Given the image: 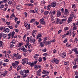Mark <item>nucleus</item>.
I'll list each match as a JSON object with an SVG mask.
<instances>
[{
  "label": "nucleus",
  "instance_id": "obj_1",
  "mask_svg": "<svg viewBox=\"0 0 78 78\" xmlns=\"http://www.w3.org/2000/svg\"><path fill=\"white\" fill-rule=\"evenodd\" d=\"M51 62L52 63L55 62L56 64H58L59 63V59L55 58H53V59L51 60Z\"/></svg>",
  "mask_w": 78,
  "mask_h": 78
},
{
  "label": "nucleus",
  "instance_id": "obj_2",
  "mask_svg": "<svg viewBox=\"0 0 78 78\" xmlns=\"http://www.w3.org/2000/svg\"><path fill=\"white\" fill-rule=\"evenodd\" d=\"M19 64V62L17 61H16L14 63L12 64V65L13 67H16V66H17Z\"/></svg>",
  "mask_w": 78,
  "mask_h": 78
},
{
  "label": "nucleus",
  "instance_id": "obj_3",
  "mask_svg": "<svg viewBox=\"0 0 78 78\" xmlns=\"http://www.w3.org/2000/svg\"><path fill=\"white\" fill-rule=\"evenodd\" d=\"M64 14L66 16H68L69 14V10L67 9H65Z\"/></svg>",
  "mask_w": 78,
  "mask_h": 78
},
{
  "label": "nucleus",
  "instance_id": "obj_4",
  "mask_svg": "<svg viewBox=\"0 0 78 78\" xmlns=\"http://www.w3.org/2000/svg\"><path fill=\"white\" fill-rule=\"evenodd\" d=\"M16 9H17V10H19L20 11V9H22L21 8H22V6L21 5H16Z\"/></svg>",
  "mask_w": 78,
  "mask_h": 78
},
{
  "label": "nucleus",
  "instance_id": "obj_5",
  "mask_svg": "<svg viewBox=\"0 0 78 78\" xmlns=\"http://www.w3.org/2000/svg\"><path fill=\"white\" fill-rule=\"evenodd\" d=\"M3 37L4 38H5L6 37V35L4 34L3 33H1L0 34V39H1V38Z\"/></svg>",
  "mask_w": 78,
  "mask_h": 78
},
{
  "label": "nucleus",
  "instance_id": "obj_6",
  "mask_svg": "<svg viewBox=\"0 0 78 78\" xmlns=\"http://www.w3.org/2000/svg\"><path fill=\"white\" fill-rule=\"evenodd\" d=\"M20 49L21 50L23 51V52H24V53H27V50H26V49H25V47H24L23 46L21 47Z\"/></svg>",
  "mask_w": 78,
  "mask_h": 78
},
{
  "label": "nucleus",
  "instance_id": "obj_7",
  "mask_svg": "<svg viewBox=\"0 0 78 78\" xmlns=\"http://www.w3.org/2000/svg\"><path fill=\"white\" fill-rule=\"evenodd\" d=\"M41 66L40 65H35L34 66V69L35 70H37L38 69H41Z\"/></svg>",
  "mask_w": 78,
  "mask_h": 78
},
{
  "label": "nucleus",
  "instance_id": "obj_8",
  "mask_svg": "<svg viewBox=\"0 0 78 78\" xmlns=\"http://www.w3.org/2000/svg\"><path fill=\"white\" fill-rule=\"evenodd\" d=\"M40 22L41 23V24H44L45 23V21H44V18L40 19Z\"/></svg>",
  "mask_w": 78,
  "mask_h": 78
},
{
  "label": "nucleus",
  "instance_id": "obj_9",
  "mask_svg": "<svg viewBox=\"0 0 78 78\" xmlns=\"http://www.w3.org/2000/svg\"><path fill=\"white\" fill-rule=\"evenodd\" d=\"M61 15V13L60 11H58L57 12L56 16L57 17H59Z\"/></svg>",
  "mask_w": 78,
  "mask_h": 78
},
{
  "label": "nucleus",
  "instance_id": "obj_10",
  "mask_svg": "<svg viewBox=\"0 0 78 78\" xmlns=\"http://www.w3.org/2000/svg\"><path fill=\"white\" fill-rule=\"evenodd\" d=\"M56 2H53L51 3V6L52 7H55L56 6Z\"/></svg>",
  "mask_w": 78,
  "mask_h": 78
},
{
  "label": "nucleus",
  "instance_id": "obj_11",
  "mask_svg": "<svg viewBox=\"0 0 78 78\" xmlns=\"http://www.w3.org/2000/svg\"><path fill=\"white\" fill-rule=\"evenodd\" d=\"M66 53L63 52L62 54V57L63 58H66Z\"/></svg>",
  "mask_w": 78,
  "mask_h": 78
},
{
  "label": "nucleus",
  "instance_id": "obj_12",
  "mask_svg": "<svg viewBox=\"0 0 78 78\" xmlns=\"http://www.w3.org/2000/svg\"><path fill=\"white\" fill-rule=\"evenodd\" d=\"M72 19H73V18H71L70 17H69L68 18L67 20V22L68 23H70L72 21Z\"/></svg>",
  "mask_w": 78,
  "mask_h": 78
},
{
  "label": "nucleus",
  "instance_id": "obj_13",
  "mask_svg": "<svg viewBox=\"0 0 78 78\" xmlns=\"http://www.w3.org/2000/svg\"><path fill=\"white\" fill-rule=\"evenodd\" d=\"M3 30H4V31H5L7 33H8V32L9 31V28H6L5 27L4 28Z\"/></svg>",
  "mask_w": 78,
  "mask_h": 78
},
{
  "label": "nucleus",
  "instance_id": "obj_14",
  "mask_svg": "<svg viewBox=\"0 0 78 78\" xmlns=\"http://www.w3.org/2000/svg\"><path fill=\"white\" fill-rule=\"evenodd\" d=\"M28 64L31 67H33V66H34V63L33 62H28Z\"/></svg>",
  "mask_w": 78,
  "mask_h": 78
},
{
  "label": "nucleus",
  "instance_id": "obj_15",
  "mask_svg": "<svg viewBox=\"0 0 78 78\" xmlns=\"http://www.w3.org/2000/svg\"><path fill=\"white\" fill-rule=\"evenodd\" d=\"M23 73H29V69H24L23 70Z\"/></svg>",
  "mask_w": 78,
  "mask_h": 78
},
{
  "label": "nucleus",
  "instance_id": "obj_16",
  "mask_svg": "<svg viewBox=\"0 0 78 78\" xmlns=\"http://www.w3.org/2000/svg\"><path fill=\"white\" fill-rule=\"evenodd\" d=\"M42 36V35L41 34H38V35L37 37V39H38L39 38H41V37Z\"/></svg>",
  "mask_w": 78,
  "mask_h": 78
},
{
  "label": "nucleus",
  "instance_id": "obj_17",
  "mask_svg": "<svg viewBox=\"0 0 78 78\" xmlns=\"http://www.w3.org/2000/svg\"><path fill=\"white\" fill-rule=\"evenodd\" d=\"M27 40H26V42H27V44L28 45V44H29V39L30 38H29V37H27Z\"/></svg>",
  "mask_w": 78,
  "mask_h": 78
},
{
  "label": "nucleus",
  "instance_id": "obj_18",
  "mask_svg": "<svg viewBox=\"0 0 78 78\" xmlns=\"http://www.w3.org/2000/svg\"><path fill=\"white\" fill-rule=\"evenodd\" d=\"M73 17H74V12H72L70 14V17L73 19Z\"/></svg>",
  "mask_w": 78,
  "mask_h": 78
},
{
  "label": "nucleus",
  "instance_id": "obj_19",
  "mask_svg": "<svg viewBox=\"0 0 78 78\" xmlns=\"http://www.w3.org/2000/svg\"><path fill=\"white\" fill-rule=\"evenodd\" d=\"M74 51L75 53L78 54V52L77 51V48H74Z\"/></svg>",
  "mask_w": 78,
  "mask_h": 78
},
{
  "label": "nucleus",
  "instance_id": "obj_20",
  "mask_svg": "<svg viewBox=\"0 0 78 78\" xmlns=\"http://www.w3.org/2000/svg\"><path fill=\"white\" fill-rule=\"evenodd\" d=\"M41 72V69L38 70L37 73V75H40Z\"/></svg>",
  "mask_w": 78,
  "mask_h": 78
},
{
  "label": "nucleus",
  "instance_id": "obj_21",
  "mask_svg": "<svg viewBox=\"0 0 78 78\" xmlns=\"http://www.w3.org/2000/svg\"><path fill=\"white\" fill-rule=\"evenodd\" d=\"M22 61H25L26 62V64H28V60L26 58H24V59H22Z\"/></svg>",
  "mask_w": 78,
  "mask_h": 78
},
{
  "label": "nucleus",
  "instance_id": "obj_22",
  "mask_svg": "<svg viewBox=\"0 0 78 78\" xmlns=\"http://www.w3.org/2000/svg\"><path fill=\"white\" fill-rule=\"evenodd\" d=\"M56 21L55 23L56 24H58L59 23V21H60V19L57 18H56Z\"/></svg>",
  "mask_w": 78,
  "mask_h": 78
},
{
  "label": "nucleus",
  "instance_id": "obj_23",
  "mask_svg": "<svg viewBox=\"0 0 78 78\" xmlns=\"http://www.w3.org/2000/svg\"><path fill=\"white\" fill-rule=\"evenodd\" d=\"M50 14H53V15H55L56 14V11L55 10H53L51 12H50Z\"/></svg>",
  "mask_w": 78,
  "mask_h": 78
},
{
  "label": "nucleus",
  "instance_id": "obj_24",
  "mask_svg": "<svg viewBox=\"0 0 78 78\" xmlns=\"http://www.w3.org/2000/svg\"><path fill=\"white\" fill-rule=\"evenodd\" d=\"M5 23L7 25H11V23L9 22H7V21H5Z\"/></svg>",
  "mask_w": 78,
  "mask_h": 78
},
{
  "label": "nucleus",
  "instance_id": "obj_25",
  "mask_svg": "<svg viewBox=\"0 0 78 78\" xmlns=\"http://www.w3.org/2000/svg\"><path fill=\"white\" fill-rule=\"evenodd\" d=\"M26 5L29 6H34V5L32 3H28L26 4Z\"/></svg>",
  "mask_w": 78,
  "mask_h": 78
},
{
  "label": "nucleus",
  "instance_id": "obj_26",
  "mask_svg": "<svg viewBox=\"0 0 78 78\" xmlns=\"http://www.w3.org/2000/svg\"><path fill=\"white\" fill-rule=\"evenodd\" d=\"M21 66H18L17 68V71H19V70H20L21 69Z\"/></svg>",
  "mask_w": 78,
  "mask_h": 78
},
{
  "label": "nucleus",
  "instance_id": "obj_27",
  "mask_svg": "<svg viewBox=\"0 0 78 78\" xmlns=\"http://www.w3.org/2000/svg\"><path fill=\"white\" fill-rule=\"evenodd\" d=\"M12 17H16V15H15V14L14 13H12L11 15L10 16V19H12Z\"/></svg>",
  "mask_w": 78,
  "mask_h": 78
},
{
  "label": "nucleus",
  "instance_id": "obj_28",
  "mask_svg": "<svg viewBox=\"0 0 78 78\" xmlns=\"http://www.w3.org/2000/svg\"><path fill=\"white\" fill-rule=\"evenodd\" d=\"M8 3L9 5H11V4H12V1H11V0H8Z\"/></svg>",
  "mask_w": 78,
  "mask_h": 78
},
{
  "label": "nucleus",
  "instance_id": "obj_29",
  "mask_svg": "<svg viewBox=\"0 0 78 78\" xmlns=\"http://www.w3.org/2000/svg\"><path fill=\"white\" fill-rule=\"evenodd\" d=\"M21 57L22 56L20 55H19L16 57V59H20Z\"/></svg>",
  "mask_w": 78,
  "mask_h": 78
},
{
  "label": "nucleus",
  "instance_id": "obj_30",
  "mask_svg": "<svg viewBox=\"0 0 78 78\" xmlns=\"http://www.w3.org/2000/svg\"><path fill=\"white\" fill-rule=\"evenodd\" d=\"M36 32H37V31L36 30H34L32 31V34L33 35L34 34H36Z\"/></svg>",
  "mask_w": 78,
  "mask_h": 78
},
{
  "label": "nucleus",
  "instance_id": "obj_31",
  "mask_svg": "<svg viewBox=\"0 0 78 78\" xmlns=\"http://www.w3.org/2000/svg\"><path fill=\"white\" fill-rule=\"evenodd\" d=\"M7 74V72H5L4 73H2V75H3V76L5 77L6 75Z\"/></svg>",
  "mask_w": 78,
  "mask_h": 78
},
{
  "label": "nucleus",
  "instance_id": "obj_32",
  "mask_svg": "<svg viewBox=\"0 0 78 78\" xmlns=\"http://www.w3.org/2000/svg\"><path fill=\"white\" fill-rule=\"evenodd\" d=\"M66 46L67 47H71V44H70L69 43H67L66 44Z\"/></svg>",
  "mask_w": 78,
  "mask_h": 78
},
{
  "label": "nucleus",
  "instance_id": "obj_33",
  "mask_svg": "<svg viewBox=\"0 0 78 78\" xmlns=\"http://www.w3.org/2000/svg\"><path fill=\"white\" fill-rule=\"evenodd\" d=\"M39 54H35L34 56V58H37L38 56H39Z\"/></svg>",
  "mask_w": 78,
  "mask_h": 78
},
{
  "label": "nucleus",
  "instance_id": "obj_34",
  "mask_svg": "<svg viewBox=\"0 0 78 78\" xmlns=\"http://www.w3.org/2000/svg\"><path fill=\"white\" fill-rule=\"evenodd\" d=\"M22 77H23V78H25V77H27V74H23L22 76Z\"/></svg>",
  "mask_w": 78,
  "mask_h": 78
},
{
  "label": "nucleus",
  "instance_id": "obj_35",
  "mask_svg": "<svg viewBox=\"0 0 78 78\" xmlns=\"http://www.w3.org/2000/svg\"><path fill=\"white\" fill-rule=\"evenodd\" d=\"M72 8L75 9V8H76V5L74 4H73L72 5Z\"/></svg>",
  "mask_w": 78,
  "mask_h": 78
},
{
  "label": "nucleus",
  "instance_id": "obj_36",
  "mask_svg": "<svg viewBox=\"0 0 78 78\" xmlns=\"http://www.w3.org/2000/svg\"><path fill=\"white\" fill-rule=\"evenodd\" d=\"M69 30V27H66L64 28V31H66V30Z\"/></svg>",
  "mask_w": 78,
  "mask_h": 78
},
{
  "label": "nucleus",
  "instance_id": "obj_37",
  "mask_svg": "<svg viewBox=\"0 0 78 78\" xmlns=\"http://www.w3.org/2000/svg\"><path fill=\"white\" fill-rule=\"evenodd\" d=\"M3 42L2 41H0V47H2L3 46Z\"/></svg>",
  "mask_w": 78,
  "mask_h": 78
},
{
  "label": "nucleus",
  "instance_id": "obj_38",
  "mask_svg": "<svg viewBox=\"0 0 78 78\" xmlns=\"http://www.w3.org/2000/svg\"><path fill=\"white\" fill-rule=\"evenodd\" d=\"M24 25L25 27H27V26H28V24L27 23L25 22L24 23Z\"/></svg>",
  "mask_w": 78,
  "mask_h": 78
},
{
  "label": "nucleus",
  "instance_id": "obj_39",
  "mask_svg": "<svg viewBox=\"0 0 78 78\" xmlns=\"http://www.w3.org/2000/svg\"><path fill=\"white\" fill-rule=\"evenodd\" d=\"M35 21V20H34V19H32L30 21V23H33V22H34Z\"/></svg>",
  "mask_w": 78,
  "mask_h": 78
},
{
  "label": "nucleus",
  "instance_id": "obj_40",
  "mask_svg": "<svg viewBox=\"0 0 78 78\" xmlns=\"http://www.w3.org/2000/svg\"><path fill=\"white\" fill-rule=\"evenodd\" d=\"M49 13V12L48 11H45L44 12V15H47V14H48Z\"/></svg>",
  "mask_w": 78,
  "mask_h": 78
},
{
  "label": "nucleus",
  "instance_id": "obj_41",
  "mask_svg": "<svg viewBox=\"0 0 78 78\" xmlns=\"http://www.w3.org/2000/svg\"><path fill=\"white\" fill-rule=\"evenodd\" d=\"M42 59L41 57H40L38 59L39 62H42Z\"/></svg>",
  "mask_w": 78,
  "mask_h": 78
},
{
  "label": "nucleus",
  "instance_id": "obj_42",
  "mask_svg": "<svg viewBox=\"0 0 78 78\" xmlns=\"http://www.w3.org/2000/svg\"><path fill=\"white\" fill-rule=\"evenodd\" d=\"M11 43H12V44H15L16 43V41L15 40H13L11 42Z\"/></svg>",
  "mask_w": 78,
  "mask_h": 78
},
{
  "label": "nucleus",
  "instance_id": "obj_43",
  "mask_svg": "<svg viewBox=\"0 0 78 78\" xmlns=\"http://www.w3.org/2000/svg\"><path fill=\"white\" fill-rule=\"evenodd\" d=\"M7 27H9L10 29H11V30H12L13 29V27H12L10 26H8Z\"/></svg>",
  "mask_w": 78,
  "mask_h": 78
},
{
  "label": "nucleus",
  "instance_id": "obj_44",
  "mask_svg": "<svg viewBox=\"0 0 78 78\" xmlns=\"http://www.w3.org/2000/svg\"><path fill=\"white\" fill-rule=\"evenodd\" d=\"M24 15L25 17H28V14H27V13L25 12L24 13Z\"/></svg>",
  "mask_w": 78,
  "mask_h": 78
},
{
  "label": "nucleus",
  "instance_id": "obj_45",
  "mask_svg": "<svg viewBox=\"0 0 78 78\" xmlns=\"http://www.w3.org/2000/svg\"><path fill=\"white\" fill-rule=\"evenodd\" d=\"M23 43H19V47H21L22 45H23Z\"/></svg>",
  "mask_w": 78,
  "mask_h": 78
},
{
  "label": "nucleus",
  "instance_id": "obj_46",
  "mask_svg": "<svg viewBox=\"0 0 78 78\" xmlns=\"http://www.w3.org/2000/svg\"><path fill=\"white\" fill-rule=\"evenodd\" d=\"M46 73V70H43V72H42V73H43V74H45Z\"/></svg>",
  "mask_w": 78,
  "mask_h": 78
},
{
  "label": "nucleus",
  "instance_id": "obj_47",
  "mask_svg": "<svg viewBox=\"0 0 78 78\" xmlns=\"http://www.w3.org/2000/svg\"><path fill=\"white\" fill-rule=\"evenodd\" d=\"M48 55V54L45 53L43 54V56H45V57H46V56H47Z\"/></svg>",
  "mask_w": 78,
  "mask_h": 78
},
{
  "label": "nucleus",
  "instance_id": "obj_48",
  "mask_svg": "<svg viewBox=\"0 0 78 78\" xmlns=\"http://www.w3.org/2000/svg\"><path fill=\"white\" fill-rule=\"evenodd\" d=\"M76 29H77V28L76 27H74L73 28V31H74V30H76Z\"/></svg>",
  "mask_w": 78,
  "mask_h": 78
},
{
  "label": "nucleus",
  "instance_id": "obj_49",
  "mask_svg": "<svg viewBox=\"0 0 78 78\" xmlns=\"http://www.w3.org/2000/svg\"><path fill=\"white\" fill-rule=\"evenodd\" d=\"M57 52V51H56V49H54L53 50V53H56Z\"/></svg>",
  "mask_w": 78,
  "mask_h": 78
},
{
  "label": "nucleus",
  "instance_id": "obj_50",
  "mask_svg": "<svg viewBox=\"0 0 78 78\" xmlns=\"http://www.w3.org/2000/svg\"><path fill=\"white\" fill-rule=\"evenodd\" d=\"M74 41H76V43L78 42V39L77 38H76L75 39Z\"/></svg>",
  "mask_w": 78,
  "mask_h": 78
},
{
  "label": "nucleus",
  "instance_id": "obj_51",
  "mask_svg": "<svg viewBox=\"0 0 78 78\" xmlns=\"http://www.w3.org/2000/svg\"><path fill=\"white\" fill-rule=\"evenodd\" d=\"M35 12H36L37 13V12H38V9L37 8H36L35 9Z\"/></svg>",
  "mask_w": 78,
  "mask_h": 78
},
{
  "label": "nucleus",
  "instance_id": "obj_52",
  "mask_svg": "<svg viewBox=\"0 0 78 78\" xmlns=\"http://www.w3.org/2000/svg\"><path fill=\"white\" fill-rule=\"evenodd\" d=\"M48 76V74H47V73L45 74V75H43L42 76V77H43V78H44V77H45V76Z\"/></svg>",
  "mask_w": 78,
  "mask_h": 78
},
{
  "label": "nucleus",
  "instance_id": "obj_53",
  "mask_svg": "<svg viewBox=\"0 0 78 78\" xmlns=\"http://www.w3.org/2000/svg\"><path fill=\"white\" fill-rule=\"evenodd\" d=\"M45 3H46L45 1H41V4H45Z\"/></svg>",
  "mask_w": 78,
  "mask_h": 78
},
{
  "label": "nucleus",
  "instance_id": "obj_54",
  "mask_svg": "<svg viewBox=\"0 0 78 78\" xmlns=\"http://www.w3.org/2000/svg\"><path fill=\"white\" fill-rule=\"evenodd\" d=\"M77 67H78V66L77 65L74 66H73V69H76L77 68Z\"/></svg>",
  "mask_w": 78,
  "mask_h": 78
},
{
  "label": "nucleus",
  "instance_id": "obj_55",
  "mask_svg": "<svg viewBox=\"0 0 78 78\" xmlns=\"http://www.w3.org/2000/svg\"><path fill=\"white\" fill-rule=\"evenodd\" d=\"M30 12H32V13H35V12L34 11V10H30Z\"/></svg>",
  "mask_w": 78,
  "mask_h": 78
},
{
  "label": "nucleus",
  "instance_id": "obj_56",
  "mask_svg": "<svg viewBox=\"0 0 78 78\" xmlns=\"http://www.w3.org/2000/svg\"><path fill=\"white\" fill-rule=\"evenodd\" d=\"M4 7V5H0V8H1V9H2V8H3Z\"/></svg>",
  "mask_w": 78,
  "mask_h": 78
},
{
  "label": "nucleus",
  "instance_id": "obj_57",
  "mask_svg": "<svg viewBox=\"0 0 78 78\" xmlns=\"http://www.w3.org/2000/svg\"><path fill=\"white\" fill-rule=\"evenodd\" d=\"M55 41H56L55 39H53L50 41L51 42H55Z\"/></svg>",
  "mask_w": 78,
  "mask_h": 78
},
{
  "label": "nucleus",
  "instance_id": "obj_58",
  "mask_svg": "<svg viewBox=\"0 0 78 78\" xmlns=\"http://www.w3.org/2000/svg\"><path fill=\"white\" fill-rule=\"evenodd\" d=\"M20 74L21 75H23V71H20Z\"/></svg>",
  "mask_w": 78,
  "mask_h": 78
},
{
  "label": "nucleus",
  "instance_id": "obj_59",
  "mask_svg": "<svg viewBox=\"0 0 78 78\" xmlns=\"http://www.w3.org/2000/svg\"><path fill=\"white\" fill-rule=\"evenodd\" d=\"M46 50H47V49L45 48L44 49L42 50V51H43V52H46Z\"/></svg>",
  "mask_w": 78,
  "mask_h": 78
},
{
  "label": "nucleus",
  "instance_id": "obj_60",
  "mask_svg": "<svg viewBox=\"0 0 78 78\" xmlns=\"http://www.w3.org/2000/svg\"><path fill=\"white\" fill-rule=\"evenodd\" d=\"M40 45L41 47H42L43 46H44V43L42 42H41Z\"/></svg>",
  "mask_w": 78,
  "mask_h": 78
},
{
  "label": "nucleus",
  "instance_id": "obj_61",
  "mask_svg": "<svg viewBox=\"0 0 78 78\" xmlns=\"http://www.w3.org/2000/svg\"><path fill=\"white\" fill-rule=\"evenodd\" d=\"M64 9L63 8H62L61 9V12L62 13V14H63L64 13Z\"/></svg>",
  "mask_w": 78,
  "mask_h": 78
},
{
  "label": "nucleus",
  "instance_id": "obj_62",
  "mask_svg": "<svg viewBox=\"0 0 78 78\" xmlns=\"http://www.w3.org/2000/svg\"><path fill=\"white\" fill-rule=\"evenodd\" d=\"M66 20H67V19H63L62 20V22H65V21H66Z\"/></svg>",
  "mask_w": 78,
  "mask_h": 78
},
{
  "label": "nucleus",
  "instance_id": "obj_63",
  "mask_svg": "<svg viewBox=\"0 0 78 78\" xmlns=\"http://www.w3.org/2000/svg\"><path fill=\"white\" fill-rule=\"evenodd\" d=\"M67 38H66L65 40L63 41L64 43H66V42H67Z\"/></svg>",
  "mask_w": 78,
  "mask_h": 78
},
{
  "label": "nucleus",
  "instance_id": "obj_64",
  "mask_svg": "<svg viewBox=\"0 0 78 78\" xmlns=\"http://www.w3.org/2000/svg\"><path fill=\"white\" fill-rule=\"evenodd\" d=\"M5 57H6V58H8V57H9V55L7 54H5Z\"/></svg>",
  "mask_w": 78,
  "mask_h": 78
}]
</instances>
